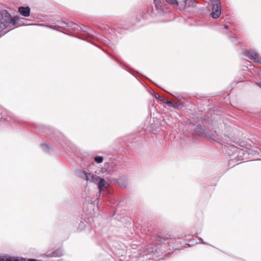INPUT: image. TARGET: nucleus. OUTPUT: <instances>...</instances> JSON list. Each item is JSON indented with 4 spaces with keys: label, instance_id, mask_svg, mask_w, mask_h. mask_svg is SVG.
Listing matches in <instances>:
<instances>
[{
    "label": "nucleus",
    "instance_id": "nucleus-16",
    "mask_svg": "<svg viewBox=\"0 0 261 261\" xmlns=\"http://www.w3.org/2000/svg\"><path fill=\"white\" fill-rule=\"evenodd\" d=\"M92 178H93V180L95 179L96 181L99 179V177L96 175L92 176Z\"/></svg>",
    "mask_w": 261,
    "mask_h": 261
},
{
    "label": "nucleus",
    "instance_id": "nucleus-23",
    "mask_svg": "<svg viewBox=\"0 0 261 261\" xmlns=\"http://www.w3.org/2000/svg\"><path fill=\"white\" fill-rule=\"evenodd\" d=\"M240 161V160H237L236 162H238V161ZM232 162H233L234 161H232Z\"/></svg>",
    "mask_w": 261,
    "mask_h": 261
},
{
    "label": "nucleus",
    "instance_id": "nucleus-20",
    "mask_svg": "<svg viewBox=\"0 0 261 261\" xmlns=\"http://www.w3.org/2000/svg\"><path fill=\"white\" fill-rule=\"evenodd\" d=\"M245 162H246V161H241L239 163L242 164V163H244Z\"/></svg>",
    "mask_w": 261,
    "mask_h": 261
},
{
    "label": "nucleus",
    "instance_id": "nucleus-3",
    "mask_svg": "<svg viewBox=\"0 0 261 261\" xmlns=\"http://www.w3.org/2000/svg\"><path fill=\"white\" fill-rule=\"evenodd\" d=\"M243 54L254 62L261 64V57L255 50H246L243 53Z\"/></svg>",
    "mask_w": 261,
    "mask_h": 261
},
{
    "label": "nucleus",
    "instance_id": "nucleus-22",
    "mask_svg": "<svg viewBox=\"0 0 261 261\" xmlns=\"http://www.w3.org/2000/svg\"><path fill=\"white\" fill-rule=\"evenodd\" d=\"M175 97H178V96H176V95H173Z\"/></svg>",
    "mask_w": 261,
    "mask_h": 261
},
{
    "label": "nucleus",
    "instance_id": "nucleus-13",
    "mask_svg": "<svg viewBox=\"0 0 261 261\" xmlns=\"http://www.w3.org/2000/svg\"><path fill=\"white\" fill-rule=\"evenodd\" d=\"M60 24H61V26L60 27L62 28H64L65 27V26H69L71 24L72 25H76V24H73V23H66L64 21H62L60 23Z\"/></svg>",
    "mask_w": 261,
    "mask_h": 261
},
{
    "label": "nucleus",
    "instance_id": "nucleus-6",
    "mask_svg": "<svg viewBox=\"0 0 261 261\" xmlns=\"http://www.w3.org/2000/svg\"><path fill=\"white\" fill-rule=\"evenodd\" d=\"M0 261H25L23 257H11L7 255H0Z\"/></svg>",
    "mask_w": 261,
    "mask_h": 261
},
{
    "label": "nucleus",
    "instance_id": "nucleus-1",
    "mask_svg": "<svg viewBox=\"0 0 261 261\" xmlns=\"http://www.w3.org/2000/svg\"><path fill=\"white\" fill-rule=\"evenodd\" d=\"M23 20L24 19L17 16L12 17L5 10L0 11V32L7 28L25 24L22 23Z\"/></svg>",
    "mask_w": 261,
    "mask_h": 261
},
{
    "label": "nucleus",
    "instance_id": "nucleus-4",
    "mask_svg": "<svg viewBox=\"0 0 261 261\" xmlns=\"http://www.w3.org/2000/svg\"><path fill=\"white\" fill-rule=\"evenodd\" d=\"M167 3L179 10H184L187 5V0H166Z\"/></svg>",
    "mask_w": 261,
    "mask_h": 261
},
{
    "label": "nucleus",
    "instance_id": "nucleus-17",
    "mask_svg": "<svg viewBox=\"0 0 261 261\" xmlns=\"http://www.w3.org/2000/svg\"><path fill=\"white\" fill-rule=\"evenodd\" d=\"M24 259H25V261H37L36 259H32V258H31V259H28L27 260H26V259L23 258Z\"/></svg>",
    "mask_w": 261,
    "mask_h": 261
},
{
    "label": "nucleus",
    "instance_id": "nucleus-21",
    "mask_svg": "<svg viewBox=\"0 0 261 261\" xmlns=\"http://www.w3.org/2000/svg\"><path fill=\"white\" fill-rule=\"evenodd\" d=\"M49 27L50 28H51V29H55V28H54V27Z\"/></svg>",
    "mask_w": 261,
    "mask_h": 261
},
{
    "label": "nucleus",
    "instance_id": "nucleus-10",
    "mask_svg": "<svg viewBox=\"0 0 261 261\" xmlns=\"http://www.w3.org/2000/svg\"><path fill=\"white\" fill-rule=\"evenodd\" d=\"M62 255V252L61 250L57 249L52 253L47 255L48 257H60Z\"/></svg>",
    "mask_w": 261,
    "mask_h": 261
},
{
    "label": "nucleus",
    "instance_id": "nucleus-15",
    "mask_svg": "<svg viewBox=\"0 0 261 261\" xmlns=\"http://www.w3.org/2000/svg\"><path fill=\"white\" fill-rule=\"evenodd\" d=\"M155 97L158 99H159L160 100L162 101V100L163 99L162 98L161 96H160V95H158L157 94H155V95H154Z\"/></svg>",
    "mask_w": 261,
    "mask_h": 261
},
{
    "label": "nucleus",
    "instance_id": "nucleus-8",
    "mask_svg": "<svg viewBox=\"0 0 261 261\" xmlns=\"http://www.w3.org/2000/svg\"><path fill=\"white\" fill-rule=\"evenodd\" d=\"M18 12L21 15L24 17H28L30 14V8L29 7H20Z\"/></svg>",
    "mask_w": 261,
    "mask_h": 261
},
{
    "label": "nucleus",
    "instance_id": "nucleus-11",
    "mask_svg": "<svg viewBox=\"0 0 261 261\" xmlns=\"http://www.w3.org/2000/svg\"><path fill=\"white\" fill-rule=\"evenodd\" d=\"M154 4L155 6L156 10H161L162 6L160 4L159 0H154Z\"/></svg>",
    "mask_w": 261,
    "mask_h": 261
},
{
    "label": "nucleus",
    "instance_id": "nucleus-7",
    "mask_svg": "<svg viewBox=\"0 0 261 261\" xmlns=\"http://www.w3.org/2000/svg\"><path fill=\"white\" fill-rule=\"evenodd\" d=\"M172 240L171 234H167L165 236H157L156 240L157 242L162 244L169 243V241Z\"/></svg>",
    "mask_w": 261,
    "mask_h": 261
},
{
    "label": "nucleus",
    "instance_id": "nucleus-18",
    "mask_svg": "<svg viewBox=\"0 0 261 261\" xmlns=\"http://www.w3.org/2000/svg\"><path fill=\"white\" fill-rule=\"evenodd\" d=\"M224 28L225 29H228V25H224Z\"/></svg>",
    "mask_w": 261,
    "mask_h": 261
},
{
    "label": "nucleus",
    "instance_id": "nucleus-2",
    "mask_svg": "<svg viewBox=\"0 0 261 261\" xmlns=\"http://www.w3.org/2000/svg\"><path fill=\"white\" fill-rule=\"evenodd\" d=\"M212 6L211 16L214 19L218 18L221 13V7L219 0H211Z\"/></svg>",
    "mask_w": 261,
    "mask_h": 261
},
{
    "label": "nucleus",
    "instance_id": "nucleus-9",
    "mask_svg": "<svg viewBox=\"0 0 261 261\" xmlns=\"http://www.w3.org/2000/svg\"><path fill=\"white\" fill-rule=\"evenodd\" d=\"M107 186V182L103 178H100L98 183V187L99 189V193H100L101 191L105 188H106Z\"/></svg>",
    "mask_w": 261,
    "mask_h": 261
},
{
    "label": "nucleus",
    "instance_id": "nucleus-14",
    "mask_svg": "<svg viewBox=\"0 0 261 261\" xmlns=\"http://www.w3.org/2000/svg\"><path fill=\"white\" fill-rule=\"evenodd\" d=\"M162 101H163V102L166 103L167 105H168L169 106L173 107V105L172 102L171 101H170L166 100L165 99L163 98L162 100Z\"/></svg>",
    "mask_w": 261,
    "mask_h": 261
},
{
    "label": "nucleus",
    "instance_id": "nucleus-5",
    "mask_svg": "<svg viewBox=\"0 0 261 261\" xmlns=\"http://www.w3.org/2000/svg\"><path fill=\"white\" fill-rule=\"evenodd\" d=\"M228 151L230 158H232L230 161L232 160L234 158L236 159L237 157H238L239 154L241 153V150L238 147L233 145L228 146Z\"/></svg>",
    "mask_w": 261,
    "mask_h": 261
},
{
    "label": "nucleus",
    "instance_id": "nucleus-19",
    "mask_svg": "<svg viewBox=\"0 0 261 261\" xmlns=\"http://www.w3.org/2000/svg\"><path fill=\"white\" fill-rule=\"evenodd\" d=\"M257 85L261 88V83H258Z\"/></svg>",
    "mask_w": 261,
    "mask_h": 261
},
{
    "label": "nucleus",
    "instance_id": "nucleus-12",
    "mask_svg": "<svg viewBox=\"0 0 261 261\" xmlns=\"http://www.w3.org/2000/svg\"><path fill=\"white\" fill-rule=\"evenodd\" d=\"M103 157L101 156H96L94 158V160L97 163H101L103 161Z\"/></svg>",
    "mask_w": 261,
    "mask_h": 261
}]
</instances>
